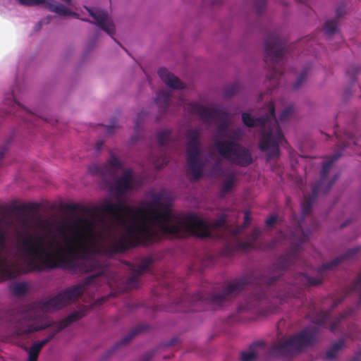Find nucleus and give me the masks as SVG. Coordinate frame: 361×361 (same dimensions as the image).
Segmentation results:
<instances>
[{
    "mask_svg": "<svg viewBox=\"0 0 361 361\" xmlns=\"http://www.w3.org/2000/svg\"><path fill=\"white\" fill-rule=\"evenodd\" d=\"M161 199V194L154 193L146 207L135 208L122 201L114 204L106 200L101 207L92 209L94 214H106L121 221L126 227V235L110 244L111 253H122L139 245H152L159 242L163 235L178 239L189 236L209 238L212 236L211 227L220 228L226 222L225 214L214 219L211 225L193 214H175L170 205Z\"/></svg>",
    "mask_w": 361,
    "mask_h": 361,
    "instance_id": "f257e3e1",
    "label": "nucleus"
},
{
    "mask_svg": "<svg viewBox=\"0 0 361 361\" xmlns=\"http://www.w3.org/2000/svg\"><path fill=\"white\" fill-rule=\"evenodd\" d=\"M360 250L358 247L348 250L344 254L331 262H326L317 268L319 276H310L306 274L298 273L293 279L284 283L279 274L271 276L267 274L256 276L252 272L237 278L225 285L220 293H207L197 291L192 295L185 296L190 303L188 310H216L221 308L235 298L248 284L255 286L253 293L248 297L246 309L257 307L269 298H279L281 303L287 302L292 298H299L304 289L309 286H316L323 281L322 274L326 270L333 269L346 259H352Z\"/></svg>",
    "mask_w": 361,
    "mask_h": 361,
    "instance_id": "f03ea898",
    "label": "nucleus"
},
{
    "mask_svg": "<svg viewBox=\"0 0 361 361\" xmlns=\"http://www.w3.org/2000/svg\"><path fill=\"white\" fill-rule=\"evenodd\" d=\"M56 231L62 240L51 235L44 245V235L26 232L17 243L20 255L29 257L28 265L34 271L63 268L74 272L87 273L94 269V261L84 257L87 245L95 242V223L87 218H78L73 224L61 222Z\"/></svg>",
    "mask_w": 361,
    "mask_h": 361,
    "instance_id": "7ed1b4c3",
    "label": "nucleus"
},
{
    "mask_svg": "<svg viewBox=\"0 0 361 361\" xmlns=\"http://www.w3.org/2000/svg\"><path fill=\"white\" fill-rule=\"evenodd\" d=\"M343 300L344 297L337 298L333 302L331 310H321L317 312L312 319L313 326H307L288 338H281L271 348L270 353L273 355L291 357L300 353L305 348L312 345L316 341L322 327L328 328L331 332L335 333L338 330L341 322L355 312L353 308H348L333 320L331 319V310L341 304Z\"/></svg>",
    "mask_w": 361,
    "mask_h": 361,
    "instance_id": "20e7f679",
    "label": "nucleus"
},
{
    "mask_svg": "<svg viewBox=\"0 0 361 361\" xmlns=\"http://www.w3.org/2000/svg\"><path fill=\"white\" fill-rule=\"evenodd\" d=\"M95 276H91L87 279V281L82 284H78L68 288L56 295L37 304H30L22 306L19 310V325L25 324L26 327L22 329L24 334H30L44 329L49 326V324L44 321L42 314L46 312H52L60 310L73 301L80 298L83 292V287L92 283Z\"/></svg>",
    "mask_w": 361,
    "mask_h": 361,
    "instance_id": "39448f33",
    "label": "nucleus"
},
{
    "mask_svg": "<svg viewBox=\"0 0 361 361\" xmlns=\"http://www.w3.org/2000/svg\"><path fill=\"white\" fill-rule=\"evenodd\" d=\"M265 109L268 113L258 118H255L248 113H243L242 121L247 127L259 126L261 128L259 149L262 152H268L267 159L270 160L279 157V145L285 146L287 141L276 118L274 103L269 102L265 105Z\"/></svg>",
    "mask_w": 361,
    "mask_h": 361,
    "instance_id": "423d86ee",
    "label": "nucleus"
},
{
    "mask_svg": "<svg viewBox=\"0 0 361 361\" xmlns=\"http://www.w3.org/2000/svg\"><path fill=\"white\" fill-rule=\"evenodd\" d=\"M231 140H216L214 147L224 159L240 166H247L253 162L252 154L249 149L238 142L243 137L240 129L231 131L230 135H224Z\"/></svg>",
    "mask_w": 361,
    "mask_h": 361,
    "instance_id": "0eeeda50",
    "label": "nucleus"
},
{
    "mask_svg": "<svg viewBox=\"0 0 361 361\" xmlns=\"http://www.w3.org/2000/svg\"><path fill=\"white\" fill-rule=\"evenodd\" d=\"M286 51V42L279 35H269L265 41V63L270 61L271 67L267 73L269 80L277 81L283 75V56Z\"/></svg>",
    "mask_w": 361,
    "mask_h": 361,
    "instance_id": "6e6552de",
    "label": "nucleus"
},
{
    "mask_svg": "<svg viewBox=\"0 0 361 361\" xmlns=\"http://www.w3.org/2000/svg\"><path fill=\"white\" fill-rule=\"evenodd\" d=\"M200 136V133L198 129H190L185 134L188 139L186 161L194 180H198L202 177L204 168V163L199 159L201 155Z\"/></svg>",
    "mask_w": 361,
    "mask_h": 361,
    "instance_id": "1a4fd4ad",
    "label": "nucleus"
},
{
    "mask_svg": "<svg viewBox=\"0 0 361 361\" xmlns=\"http://www.w3.org/2000/svg\"><path fill=\"white\" fill-rule=\"evenodd\" d=\"M336 137L338 140V146L341 148V150L338 152H336L332 156L328 157L327 160L324 161L322 164V169L320 173V180L318 181L317 184L314 187H318V189L322 191V193L326 194L329 192L331 188L334 184L338 176L336 175L334 178L326 182V177L332 168L334 163L338 160V159L341 156V151L344 150V149L350 144L352 142L354 145H357V141L355 139V137L350 133H345V137L348 140L341 141L339 140V136L337 133H335Z\"/></svg>",
    "mask_w": 361,
    "mask_h": 361,
    "instance_id": "9d476101",
    "label": "nucleus"
},
{
    "mask_svg": "<svg viewBox=\"0 0 361 361\" xmlns=\"http://www.w3.org/2000/svg\"><path fill=\"white\" fill-rule=\"evenodd\" d=\"M188 109L190 113L199 116L204 122L221 121L218 126V131L223 137L226 135L224 133L227 130L228 126V115L224 109L207 108L197 103L190 104Z\"/></svg>",
    "mask_w": 361,
    "mask_h": 361,
    "instance_id": "9b49d317",
    "label": "nucleus"
},
{
    "mask_svg": "<svg viewBox=\"0 0 361 361\" xmlns=\"http://www.w3.org/2000/svg\"><path fill=\"white\" fill-rule=\"evenodd\" d=\"M296 232L298 233V236L296 238L298 243L291 247L287 254L281 256L277 259L276 264L274 265V269L282 271L295 264L300 260L301 245L308 240L309 235L302 230L300 224L296 229Z\"/></svg>",
    "mask_w": 361,
    "mask_h": 361,
    "instance_id": "f8f14e48",
    "label": "nucleus"
},
{
    "mask_svg": "<svg viewBox=\"0 0 361 361\" xmlns=\"http://www.w3.org/2000/svg\"><path fill=\"white\" fill-rule=\"evenodd\" d=\"M123 168V163L114 155L103 164H93L88 167V173L103 178L114 177Z\"/></svg>",
    "mask_w": 361,
    "mask_h": 361,
    "instance_id": "ddd939ff",
    "label": "nucleus"
},
{
    "mask_svg": "<svg viewBox=\"0 0 361 361\" xmlns=\"http://www.w3.org/2000/svg\"><path fill=\"white\" fill-rule=\"evenodd\" d=\"M133 188V171L130 168L124 170L123 174L116 177L111 185V190L115 192L118 200Z\"/></svg>",
    "mask_w": 361,
    "mask_h": 361,
    "instance_id": "4468645a",
    "label": "nucleus"
},
{
    "mask_svg": "<svg viewBox=\"0 0 361 361\" xmlns=\"http://www.w3.org/2000/svg\"><path fill=\"white\" fill-rule=\"evenodd\" d=\"M6 247V235L0 228V273L4 279H13L17 277L20 274V268L13 264L11 267L8 266V259L3 254Z\"/></svg>",
    "mask_w": 361,
    "mask_h": 361,
    "instance_id": "2eb2a0df",
    "label": "nucleus"
},
{
    "mask_svg": "<svg viewBox=\"0 0 361 361\" xmlns=\"http://www.w3.org/2000/svg\"><path fill=\"white\" fill-rule=\"evenodd\" d=\"M22 6H37L43 5L47 10L54 12L61 16H77L74 12L71 11L63 5L56 3L54 0H17Z\"/></svg>",
    "mask_w": 361,
    "mask_h": 361,
    "instance_id": "dca6fc26",
    "label": "nucleus"
},
{
    "mask_svg": "<svg viewBox=\"0 0 361 361\" xmlns=\"http://www.w3.org/2000/svg\"><path fill=\"white\" fill-rule=\"evenodd\" d=\"M85 8L90 15L94 19L95 24L113 37L116 32V28L107 12L100 9Z\"/></svg>",
    "mask_w": 361,
    "mask_h": 361,
    "instance_id": "f3484780",
    "label": "nucleus"
},
{
    "mask_svg": "<svg viewBox=\"0 0 361 361\" xmlns=\"http://www.w3.org/2000/svg\"><path fill=\"white\" fill-rule=\"evenodd\" d=\"M152 262V258L147 257L142 259L141 262L138 266H130L132 274L126 281L127 286L130 288H137L139 286L140 278L149 269V266Z\"/></svg>",
    "mask_w": 361,
    "mask_h": 361,
    "instance_id": "a211bd4d",
    "label": "nucleus"
},
{
    "mask_svg": "<svg viewBox=\"0 0 361 361\" xmlns=\"http://www.w3.org/2000/svg\"><path fill=\"white\" fill-rule=\"evenodd\" d=\"M158 74L162 81L169 87L175 90H182L185 87V84L166 68H159Z\"/></svg>",
    "mask_w": 361,
    "mask_h": 361,
    "instance_id": "6ab92c4d",
    "label": "nucleus"
},
{
    "mask_svg": "<svg viewBox=\"0 0 361 361\" xmlns=\"http://www.w3.org/2000/svg\"><path fill=\"white\" fill-rule=\"evenodd\" d=\"M84 316L85 312L83 311L78 310L71 312L67 317L59 321L56 324V332L62 331L63 329L68 327L73 322L80 319Z\"/></svg>",
    "mask_w": 361,
    "mask_h": 361,
    "instance_id": "aec40b11",
    "label": "nucleus"
},
{
    "mask_svg": "<svg viewBox=\"0 0 361 361\" xmlns=\"http://www.w3.org/2000/svg\"><path fill=\"white\" fill-rule=\"evenodd\" d=\"M84 316L85 312L83 311L78 310L71 312L67 317L59 321L56 324V332L62 331L63 329L68 327L73 322L80 319Z\"/></svg>",
    "mask_w": 361,
    "mask_h": 361,
    "instance_id": "412c9836",
    "label": "nucleus"
},
{
    "mask_svg": "<svg viewBox=\"0 0 361 361\" xmlns=\"http://www.w3.org/2000/svg\"><path fill=\"white\" fill-rule=\"evenodd\" d=\"M322 191L318 189V187H313L312 195L310 196H305L302 202V215L303 217L310 214L312 211V204L316 200L317 196Z\"/></svg>",
    "mask_w": 361,
    "mask_h": 361,
    "instance_id": "4be33fe9",
    "label": "nucleus"
},
{
    "mask_svg": "<svg viewBox=\"0 0 361 361\" xmlns=\"http://www.w3.org/2000/svg\"><path fill=\"white\" fill-rule=\"evenodd\" d=\"M171 96V91L167 90H161L157 93L155 102L159 106L161 113L164 114L166 112L169 106Z\"/></svg>",
    "mask_w": 361,
    "mask_h": 361,
    "instance_id": "5701e85b",
    "label": "nucleus"
},
{
    "mask_svg": "<svg viewBox=\"0 0 361 361\" xmlns=\"http://www.w3.org/2000/svg\"><path fill=\"white\" fill-rule=\"evenodd\" d=\"M255 245L253 242L240 241L237 240L233 243H228L226 247V250L228 254H232L239 251H247L250 249H254Z\"/></svg>",
    "mask_w": 361,
    "mask_h": 361,
    "instance_id": "b1692460",
    "label": "nucleus"
},
{
    "mask_svg": "<svg viewBox=\"0 0 361 361\" xmlns=\"http://www.w3.org/2000/svg\"><path fill=\"white\" fill-rule=\"evenodd\" d=\"M345 347V342L344 339H340L334 343L330 348L327 350L325 353L324 359L328 361H331L336 359L339 353Z\"/></svg>",
    "mask_w": 361,
    "mask_h": 361,
    "instance_id": "393cba45",
    "label": "nucleus"
},
{
    "mask_svg": "<svg viewBox=\"0 0 361 361\" xmlns=\"http://www.w3.org/2000/svg\"><path fill=\"white\" fill-rule=\"evenodd\" d=\"M4 104L6 105L10 106L9 113L16 114L18 111H23L26 113L28 116H32V113L29 111L25 106H23L21 104L16 100L13 97V94H10L8 97H6L4 99Z\"/></svg>",
    "mask_w": 361,
    "mask_h": 361,
    "instance_id": "a878e982",
    "label": "nucleus"
},
{
    "mask_svg": "<svg viewBox=\"0 0 361 361\" xmlns=\"http://www.w3.org/2000/svg\"><path fill=\"white\" fill-rule=\"evenodd\" d=\"M146 329V326L144 325H139L133 328L128 335L123 337L120 341L116 343L115 345L113 347L111 351H115L120 346L128 343L130 340H132L136 335L139 333L144 331Z\"/></svg>",
    "mask_w": 361,
    "mask_h": 361,
    "instance_id": "bb28decb",
    "label": "nucleus"
},
{
    "mask_svg": "<svg viewBox=\"0 0 361 361\" xmlns=\"http://www.w3.org/2000/svg\"><path fill=\"white\" fill-rule=\"evenodd\" d=\"M263 345L262 342H256L252 343L247 350L240 353L241 361H254L257 358V353L255 350L257 346Z\"/></svg>",
    "mask_w": 361,
    "mask_h": 361,
    "instance_id": "cd10ccee",
    "label": "nucleus"
},
{
    "mask_svg": "<svg viewBox=\"0 0 361 361\" xmlns=\"http://www.w3.org/2000/svg\"><path fill=\"white\" fill-rule=\"evenodd\" d=\"M171 131L169 130H159L157 133V140L160 147H165L170 140Z\"/></svg>",
    "mask_w": 361,
    "mask_h": 361,
    "instance_id": "c85d7f7f",
    "label": "nucleus"
},
{
    "mask_svg": "<svg viewBox=\"0 0 361 361\" xmlns=\"http://www.w3.org/2000/svg\"><path fill=\"white\" fill-rule=\"evenodd\" d=\"M11 291L16 296L24 295L27 291V287L25 283H16L11 286Z\"/></svg>",
    "mask_w": 361,
    "mask_h": 361,
    "instance_id": "c756f323",
    "label": "nucleus"
},
{
    "mask_svg": "<svg viewBox=\"0 0 361 361\" xmlns=\"http://www.w3.org/2000/svg\"><path fill=\"white\" fill-rule=\"evenodd\" d=\"M338 20L336 19L326 20L324 23V30L327 35H333L336 32Z\"/></svg>",
    "mask_w": 361,
    "mask_h": 361,
    "instance_id": "7c9ffc66",
    "label": "nucleus"
},
{
    "mask_svg": "<svg viewBox=\"0 0 361 361\" xmlns=\"http://www.w3.org/2000/svg\"><path fill=\"white\" fill-rule=\"evenodd\" d=\"M240 90V85L238 83H233L227 86L224 91L226 97L230 98L234 96Z\"/></svg>",
    "mask_w": 361,
    "mask_h": 361,
    "instance_id": "2f4dec72",
    "label": "nucleus"
},
{
    "mask_svg": "<svg viewBox=\"0 0 361 361\" xmlns=\"http://www.w3.org/2000/svg\"><path fill=\"white\" fill-rule=\"evenodd\" d=\"M309 71H310L309 67L307 66V67L304 68L302 73L298 78L297 81L294 84L293 88L295 90L298 89L303 84V82L306 80Z\"/></svg>",
    "mask_w": 361,
    "mask_h": 361,
    "instance_id": "473e14b6",
    "label": "nucleus"
},
{
    "mask_svg": "<svg viewBox=\"0 0 361 361\" xmlns=\"http://www.w3.org/2000/svg\"><path fill=\"white\" fill-rule=\"evenodd\" d=\"M294 113V106L288 105L282 111L279 115V120L281 122H284L289 118Z\"/></svg>",
    "mask_w": 361,
    "mask_h": 361,
    "instance_id": "72a5a7b5",
    "label": "nucleus"
},
{
    "mask_svg": "<svg viewBox=\"0 0 361 361\" xmlns=\"http://www.w3.org/2000/svg\"><path fill=\"white\" fill-rule=\"evenodd\" d=\"M14 210L19 214H27L32 210V206L27 204H22L14 207Z\"/></svg>",
    "mask_w": 361,
    "mask_h": 361,
    "instance_id": "f704fd0d",
    "label": "nucleus"
},
{
    "mask_svg": "<svg viewBox=\"0 0 361 361\" xmlns=\"http://www.w3.org/2000/svg\"><path fill=\"white\" fill-rule=\"evenodd\" d=\"M349 336L353 339H360L361 340V331L359 328L353 324L349 329Z\"/></svg>",
    "mask_w": 361,
    "mask_h": 361,
    "instance_id": "c9c22d12",
    "label": "nucleus"
},
{
    "mask_svg": "<svg viewBox=\"0 0 361 361\" xmlns=\"http://www.w3.org/2000/svg\"><path fill=\"white\" fill-rule=\"evenodd\" d=\"M267 0H255L254 5L258 15L262 13L265 9Z\"/></svg>",
    "mask_w": 361,
    "mask_h": 361,
    "instance_id": "e433bc0d",
    "label": "nucleus"
},
{
    "mask_svg": "<svg viewBox=\"0 0 361 361\" xmlns=\"http://www.w3.org/2000/svg\"><path fill=\"white\" fill-rule=\"evenodd\" d=\"M233 185V177H230L226 179L222 186L221 190L224 193H227L231 191Z\"/></svg>",
    "mask_w": 361,
    "mask_h": 361,
    "instance_id": "4c0bfd02",
    "label": "nucleus"
},
{
    "mask_svg": "<svg viewBox=\"0 0 361 361\" xmlns=\"http://www.w3.org/2000/svg\"><path fill=\"white\" fill-rule=\"evenodd\" d=\"M59 332H56V329L54 330V332L51 333L49 336H47L44 339L37 341V343L39 344V345L42 348L47 343H48L54 336L56 334Z\"/></svg>",
    "mask_w": 361,
    "mask_h": 361,
    "instance_id": "58836bf2",
    "label": "nucleus"
},
{
    "mask_svg": "<svg viewBox=\"0 0 361 361\" xmlns=\"http://www.w3.org/2000/svg\"><path fill=\"white\" fill-rule=\"evenodd\" d=\"M64 207L71 212H78L81 210V207L78 204H66L64 205Z\"/></svg>",
    "mask_w": 361,
    "mask_h": 361,
    "instance_id": "ea45409f",
    "label": "nucleus"
},
{
    "mask_svg": "<svg viewBox=\"0 0 361 361\" xmlns=\"http://www.w3.org/2000/svg\"><path fill=\"white\" fill-rule=\"evenodd\" d=\"M8 149V144L6 143L0 147V168L2 166V160Z\"/></svg>",
    "mask_w": 361,
    "mask_h": 361,
    "instance_id": "a19ab883",
    "label": "nucleus"
},
{
    "mask_svg": "<svg viewBox=\"0 0 361 361\" xmlns=\"http://www.w3.org/2000/svg\"><path fill=\"white\" fill-rule=\"evenodd\" d=\"M41 350L42 348L39 345V344L37 342H35L28 352L39 355Z\"/></svg>",
    "mask_w": 361,
    "mask_h": 361,
    "instance_id": "79ce46f5",
    "label": "nucleus"
},
{
    "mask_svg": "<svg viewBox=\"0 0 361 361\" xmlns=\"http://www.w3.org/2000/svg\"><path fill=\"white\" fill-rule=\"evenodd\" d=\"M354 289H359L360 290V294L359 297V302H361V276H359L353 286Z\"/></svg>",
    "mask_w": 361,
    "mask_h": 361,
    "instance_id": "37998d69",
    "label": "nucleus"
},
{
    "mask_svg": "<svg viewBox=\"0 0 361 361\" xmlns=\"http://www.w3.org/2000/svg\"><path fill=\"white\" fill-rule=\"evenodd\" d=\"M260 234V231L258 228H255L252 231V233H251V240H250V242H253L255 243V240L257 239V238L259 237Z\"/></svg>",
    "mask_w": 361,
    "mask_h": 361,
    "instance_id": "c03bdc74",
    "label": "nucleus"
},
{
    "mask_svg": "<svg viewBox=\"0 0 361 361\" xmlns=\"http://www.w3.org/2000/svg\"><path fill=\"white\" fill-rule=\"evenodd\" d=\"M277 221V217L276 216H271L267 219L265 221L267 226H272Z\"/></svg>",
    "mask_w": 361,
    "mask_h": 361,
    "instance_id": "a18cd8bd",
    "label": "nucleus"
},
{
    "mask_svg": "<svg viewBox=\"0 0 361 361\" xmlns=\"http://www.w3.org/2000/svg\"><path fill=\"white\" fill-rule=\"evenodd\" d=\"M251 222V216H250V214L249 213V212H246L245 213V216H244V224L245 226H248Z\"/></svg>",
    "mask_w": 361,
    "mask_h": 361,
    "instance_id": "49530a36",
    "label": "nucleus"
},
{
    "mask_svg": "<svg viewBox=\"0 0 361 361\" xmlns=\"http://www.w3.org/2000/svg\"><path fill=\"white\" fill-rule=\"evenodd\" d=\"M169 161V157L166 155H164V157H163V159H162V161L161 164H157V166L159 168H161L163 167L164 166H166Z\"/></svg>",
    "mask_w": 361,
    "mask_h": 361,
    "instance_id": "de8ad7c7",
    "label": "nucleus"
},
{
    "mask_svg": "<svg viewBox=\"0 0 361 361\" xmlns=\"http://www.w3.org/2000/svg\"><path fill=\"white\" fill-rule=\"evenodd\" d=\"M152 356H153L152 353H151V352L147 353L142 356L140 361H150Z\"/></svg>",
    "mask_w": 361,
    "mask_h": 361,
    "instance_id": "09e8293b",
    "label": "nucleus"
},
{
    "mask_svg": "<svg viewBox=\"0 0 361 361\" xmlns=\"http://www.w3.org/2000/svg\"><path fill=\"white\" fill-rule=\"evenodd\" d=\"M38 355L28 352V361H37Z\"/></svg>",
    "mask_w": 361,
    "mask_h": 361,
    "instance_id": "8fccbe9b",
    "label": "nucleus"
},
{
    "mask_svg": "<svg viewBox=\"0 0 361 361\" xmlns=\"http://www.w3.org/2000/svg\"><path fill=\"white\" fill-rule=\"evenodd\" d=\"M142 114H143V113L141 112L137 116V119L136 124H135V128L136 129H138L140 128V124L141 123V120H142Z\"/></svg>",
    "mask_w": 361,
    "mask_h": 361,
    "instance_id": "3c124183",
    "label": "nucleus"
},
{
    "mask_svg": "<svg viewBox=\"0 0 361 361\" xmlns=\"http://www.w3.org/2000/svg\"><path fill=\"white\" fill-rule=\"evenodd\" d=\"M104 145V142L102 140H99L95 144V149L97 151H99Z\"/></svg>",
    "mask_w": 361,
    "mask_h": 361,
    "instance_id": "603ef678",
    "label": "nucleus"
},
{
    "mask_svg": "<svg viewBox=\"0 0 361 361\" xmlns=\"http://www.w3.org/2000/svg\"><path fill=\"white\" fill-rule=\"evenodd\" d=\"M117 126H116V125L113 124L110 126H107L106 127V132L107 133L109 134H111L113 133V130L116 128Z\"/></svg>",
    "mask_w": 361,
    "mask_h": 361,
    "instance_id": "864d4df0",
    "label": "nucleus"
},
{
    "mask_svg": "<svg viewBox=\"0 0 361 361\" xmlns=\"http://www.w3.org/2000/svg\"><path fill=\"white\" fill-rule=\"evenodd\" d=\"M350 361H361V352L358 354H356Z\"/></svg>",
    "mask_w": 361,
    "mask_h": 361,
    "instance_id": "5fc2aeb1",
    "label": "nucleus"
},
{
    "mask_svg": "<svg viewBox=\"0 0 361 361\" xmlns=\"http://www.w3.org/2000/svg\"><path fill=\"white\" fill-rule=\"evenodd\" d=\"M45 20H46L47 22H48V21H49V18H47V19H44V20H42V21L39 22V23L36 25L35 30H39V29H40V27H41V26H42V24L43 21H45Z\"/></svg>",
    "mask_w": 361,
    "mask_h": 361,
    "instance_id": "6e6d98bb",
    "label": "nucleus"
},
{
    "mask_svg": "<svg viewBox=\"0 0 361 361\" xmlns=\"http://www.w3.org/2000/svg\"><path fill=\"white\" fill-rule=\"evenodd\" d=\"M343 15V11L341 8H337L336 10V17L338 18L341 17Z\"/></svg>",
    "mask_w": 361,
    "mask_h": 361,
    "instance_id": "4d7b16f0",
    "label": "nucleus"
},
{
    "mask_svg": "<svg viewBox=\"0 0 361 361\" xmlns=\"http://www.w3.org/2000/svg\"><path fill=\"white\" fill-rule=\"evenodd\" d=\"M297 1H298L299 3H305L307 1V0H297Z\"/></svg>",
    "mask_w": 361,
    "mask_h": 361,
    "instance_id": "13d9d810",
    "label": "nucleus"
},
{
    "mask_svg": "<svg viewBox=\"0 0 361 361\" xmlns=\"http://www.w3.org/2000/svg\"><path fill=\"white\" fill-rule=\"evenodd\" d=\"M359 71H360V68L357 66L355 67V73H357Z\"/></svg>",
    "mask_w": 361,
    "mask_h": 361,
    "instance_id": "bf43d9fd",
    "label": "nucleus"
},
{
    "mask_svg": "<svg viewBox=\"0 0 361 361\" xmlns=\"http://www.w3.org/2000/svg\"><path fill=\"white\" fill-rule=\"evenodd\" d=\"M345 93H346L347 94H351V93H350V92H349L348 90L346 91V92H345Z\"/></svg>",
    "mask_w": 361,
    "mask_h": 361,
    "instance_id": "052dcab7",
    "label": "nucleus"
},
{
    "mask_svg": "<svg viewBox=\"0 0 361 361\" xmlns=\"http://www.w3.org/2000/svg\"><path fill=\"white\" fill-rule=\"evenodd\" d=\"M102 300L104 301V300H106V299L105 298H102Z\"/></svg>",
    "mask_w": 361,
    "mask_h": 361,
    "instance_id": "680f3d73",
    "label": "nucleus"
}]
</instances>
